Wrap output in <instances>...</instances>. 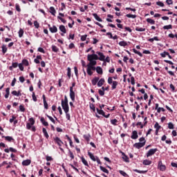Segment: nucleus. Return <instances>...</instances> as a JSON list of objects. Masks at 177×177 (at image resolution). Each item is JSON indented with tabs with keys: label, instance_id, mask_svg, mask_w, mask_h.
Here are the masks:
<instances>
[{
	"label": "nucleus",
	"instance_id": "6",
	"mask_svg": "<svg viewBox=\"0 0 177 177\" xmlns=\"http://www.w3.org/2000/svg\"><path fill=\"white\" fill-rule=\"evenodd\" d=\"M145 146L144 143L142 142H136L133 145V147H135L136 149H142V147H143Z\"/></svg>",
	"mask_w": 177,
	"mask_h": 177
},
{
	"label": "nucleus",
	"instance_id": "27",
	"mask_svg": "<svg viewBox=\"0 0 177 177\" xmlns=\"http://www.w3.org/2000/svg\"><path fill=\"white\" fill-rule=\"evenodd\" d=\"M42 131H43L44 136H45V138H46V139H48L49 138V134H48V131H46V129L43 128Z\"/></svg>",
	"mask_w": 177,
	"mask_h": 177
},
{
	"label": "nucleus",
	"instance_id": "54",
	"mask_svg": "<svg viewBox=\"0 0 177 177\" xmlns=\"http://www.w3.org/2000/svg\"><path fill=\"white\" fill-rule=\"evenodd\" d=\"M89 106H90V109H91L92 111H95L96 109H95V105H94L93 104L90 103Z\"/></svg>",
	"mask_w": 177,
	"mask_h": 177
},
{
	"label": "nucleus",
	"instance_id": "51",
	"mask_svg": "<svg viewBox=\"0 0 177 177\" xmlns=\"http://www.w3.org/2000/svg\"><path fill=\"white\" fill-rule=\"evenodd\" d=\"M156 5H158V6H160V8H164V3H162V1H157Z\"/></svg>",
	"mask_w": 177,
	"mask_h": 177
},
{
	"label": "nucleus",
	"instance_id": "8",
	"mask_svg": "<svg viewBox=\"0 0 177 177\" xmlns=\"http://www.w3.org/2000/svg\"><path fill=\"white\" fill-rule=\"evenodd\" d=\"M131 139H133V140L138 139V138H139V136H138V131L136 130L133 131L131 133Z\"/></svg>",
	"mask_w": 177,
	"mask_h": 177
},
{
	"label": "nucleus",
	"instance_id": "34",
	"mask_svg": "<svg viewBox=\"0 0 177 177\" xmlns=\"http://www.w3.org/2000/svg\"><path fill=\"white\" fill-rule=\"evenodd\" d=\"M18 34H19V38H21V37H23V35H24V30L23 29L20 28L18 32Z\"/></svg>",
	"mask_w": 177,
	"mask_h": 177
},
{
	"label": "nucleus",
	"instance_id": "14",
	"mask_svg": "<svg viewBox=\"0 0 177 177\" xmlns=\"http://www.w3.org/2000/svg\"><path fill=\"white\" fill-rule=\"evenodd\" d=\"M50 32H52V34L57 32V27H56V26H53L52 27H50Z\"/></svg>",
	"mask_w": 177,
	"mask_h": 177
},
{
	"label": "nucleus",
	"instance_id": "50",
	"mask_svg": "<svg viewBox=\"0 0 177 177\" xmlns=\"http://www.w3.org/2000/svg\"><path fill=\"white\" fill-rule=\"evenodd\" d=\"M57 19H59V20H60L62 23H64V24H66V23H67V21H66V19H63L60 16H58Z\"/></svg>",
	"mask_w": 177,
	"mask_h": 177
},
{
	"label": "nucleus",
	"instance_id": "4",
	"mask_svg": "<svg viewBox=\"0 0 177 177\" xmlns=\"http://www.w3.org/2000/svg\"><path fill=\"white\" fill-rule=\"evenodd\" d=\"M59 29L61 31V32H62L61 33L62 37H64V34L67 32V30H66V26H64V25H60Z\"/></svg>",
	"mask_w": 177,
	"mask_h": 177
},
{
	"label": "nucleus",
	"instance_id": "37",
	"mask_svg": "<svg viewBox=\"0 0 177 177\" xmlns=\"http://www.w3.org/2000/svg\"><path fill=\"white\" fill-rule=\"evenodd\" d=\"M97 112L100 115H104V111L102 110V109H99L97 108Z\"/></svg>",
	"mask_w": 177,
	"mask_h": 177
},
{
	"label": "nucleus",
	"instance_id": "52",
	"mask_svg": "<svg viewBox=\"0 0 177 177\" xmlns=\"http://www.w3.org/2000/svg\"><path fill=\"white\" fill-rule=\"evenodd\" d=\"M168 128H169V129H174V123H172V122H169L168 123Z\"/></svg>",
	"mask_w": 177,
	"mask_h": 177
},
{
	"label": "nucleus",
	"instance_id": "46",
	"mask_svg": "<svg viewBox=\"0 0 177 177\" xmlns=\"http://www.w3.org/2000/svg\"><path fill=\"white\" fill-rule=\"evenodd\" d=\"M118 122V120H117V119H113L111 120V124H112V125H117Z\"/></svg>",
	"mask_w": 177,
	"mask_h": 177
},
{
	"label": "nucleus",
	"instance_id": "64",
	"mask_svg": "<svg viewBox=\"0 0 177 177\" xmlns=\"http://www.w3.org/2000/svg\"><path fill=\"white\" fill-rule=\"evenodd\" d=\"M32 127V124H30V123L26 124V128L27 129H31V127Z\"/></svg>",
	"mask_w": 177,
	"mask_h": 177
},
{
	"label": "nucleus",
	"instance_id": "30",
	"mask_svg": "<svg viewBox=\"0 0 177 177\" xmlns=\"http://www.w3.org/2000/svg\"><path fill=\"white\" fill-rule=\"evenodd\" d=\"M83 138H84V139H85V140H86V142H89V140H91V135L90 134L84 135Z\"/></svg>",
	"mask_w": 177,
	"mask_h": 177
},
{
	"label": "nucleus",
	"instance_id": "5",
	"mask_svg": "<svg viewBox=\"0 0 177 177\" xmlns=\"http://www.w3.org/2000/svg\"><path fill=\"white\" fill-rule=\"evenodd\" d=\"M158 168L160 169V171H162V172H164V171H165V169H167V167H165V165H162V161L158 162Z\"/></svg>",
	"mask_w": 177,
	"mask_h": 177
},
{
	"label": "nucleus",
	"instance_id": "57",
	"mask_svg": "<svg viewBox=\"0 0 177 177\" xmlns=\"http://www.w3.org/2000/svg\"><path fill=\"white\" fill-rule=\"evenodd\" d=\"M113 82H114V81H113V77H109L108 78V84H109V85H111V84H113Z\"/></svg>",
	"mask_w": 177,
	"mask_h": 177
},
{
	"label": "nucleus",
	"instance_id": "3",
	"mask_svg": "<svg viewBox=\"0 0 177 177\" xmlns=\"http://www.w3.org/2000/svg\"><path fill=\"white\" fill-rule=\"evenodd\" d=\"M156 151H157V148L149 149L147 153V157H151V156L156 154Z\"/></svg>",
	"mask_w": 177,
	"mask_h": 177
},
{
	"label": "nucleus",
	"instance_id": "47",
	"mask_svg": "<svg viewBox=\"0 0 177 177\" xmlns=\"http://www.w3.org/2000/svg\"><path fill=\"white\" fill-rule=\"evenodd\" d=\"M172 28V25H167L163 26L164 30H171Z\"/></svg>",
	"mask_w": 177,
	"mask_h": 177
},
{
	"label": "nucleus",
	"instance_id": "31",
	"mask_svg": "<svg viewBox=\"0 0 177 177\" xmlns=\"http://www.w3.org/2000/svg\"><path fill=\"white\" fill-rule=\"evenodd\" d=\"M136 31H138V32H143L146 31V28H145L136 27Z\"/></svg>",
	"mask_w": 177,
	"mask_h": 177
},
{
	"label": "nucleus",
	"instance_id": "59",
	"mask_svg": "<svg viewBox=\"0 0 177 177\" xmlns=\"http://www.w3.org/2000/svg\"><path fill=\"white\" fill-rule=\"evenodd\" d=\"M74 72H75V76L78 77V68H77V66L74 67Z\"/></svg>",
	"mask_w": 177,
	"mask_h": 177
},
{
	"label": "nucleus",
	"instance_id": "2",
	"mask_svg": "<svg viewBox=\"0 0 177 177\" xmlns=\"http://www.w3.org/2000/svg\"><path fill=\"white\" fill-rule=\"evenodd\" d=\"M62 107L64 113H68V111H70L68 108V99L67 98V95H65L64 100H62Z\"/></svg>",
	"mask_w": 177,
	"mask_h": 177
},
{
	"label": "nucleus",
	"instance_id": "61",
	"mask_svg": "<svg viewBox=\"0 0 177 177\" xmlns=\"http://www.w3.org/2000/svg\"><path fill=\"white\" fill-rule=\"evenodd\" d=\"M65 113H66V118L68 121H70V120H71V117L70 116V113H68V112H65Z\"/></svg>",
	"mask_w": 177,
	"mask_h": 177
},
{
	"label": "nucleus",
	"instance_id": "18",
	"mask_svg": "<svg viewBox=\"0 0 177 177\" xmlns=\"http://www.w3.org/2000/svg\"><path fill=\"white\" fill-rule=\"evenodd\" d=\"M93 17L95 19V20H97V21H103V20H102V18H100V17H99V15H97V14L94 13L93 14Z\"/></svg>",
	"mask_w": 177,
	"mask_h": 177
},
{
	"label": "nucleus",
	"instance_id": "45",
	"mask_svg": "<svg viewBox=\"0 0 177 177\" xmlns=\"http://www.w3.org/2000/svg\"><path fill=\"white\" fill-rule=\"evenodd\" d=\"M140 143H143L144 146L145 145H146V140L145 139V138L142 137L139 139Z\"/></svg>",
	"mask_w": 177,
	"mask_h": 177
},
{
	"label": "nucleus",
	"instance_id": "38",
	"mask_svg": "<svg viewBox=\"0 0 177 177\" xmlns=\"http://www.w3.org/2000/svg\"><path fill=\"white\" fill-rule=\"evenodd\" d=\"M67 75L68 78H71V68L70 67L67 68Z\"/></svg>",
	"mask_w": 177,
	"mask_h": 177
},
{
	"label": "nucleus",
	"instance_id": "13",
	"mask_svg": "<svg viewBox=\"0 0 177 177\" xmlns=\"http://www.w3.org/2000/svg\"><path fill=\"white\" fill-rule=\"evenodd\" d=\"M17 66H19V64L17 62H13L12 64V66L9 67V70H10V71H13L14 68H17Z\"/></svg>",
	"mask_w": 177,
	"mask_h": 177
},
{
	"label": "nucleus",
	"instance_id": "16",
	"mask_svg": "<svg viewBox=\"0 0 177 177\" xmlns=\"http://www.w3.org/2000/svg\"><path fill=\"white\" fill-rule=\"evenodd\" d=\"M1 50H2L3 55H5V53H6L8 52V47H6V45H5V44L2 45Z\"/></svg>",
	"mask_w": 177,
	"mask_h": 177
},
{
	"label": "nucleus",
	"instance_id": "25",
	"mask_svg": "<svg viewBox=\"0 0 177 177\" xmlns=\"http://www.w3.org/2000/svg\"><path fill=\"white\" fill-rule=\"evenodd\" d=\"M40 121H41V122L43 124V125H44V127H48V126L49 125V124L48 123V122H46V121L45 120V118H41L40 119Z\"/></svg>",
	"mask_w": 177,
	"mask_h": 177
},
{
	"label": "nucleus",
	"instance_id": "29",
	"mask_svg": "<svg viewBox=\"0 0 177 177\" xmlns=\"http://www.w3.org/2000/svg\"><path fill=\"white\" fill-rule=\"evenodd\" d=\"M50 12L51 13V15H53V16H55V15H56V10L54 7L50 8Z\"/></svg>",
	"mask_w": 177,
	"mask_h": 177
},
{
	"label": "nucleus",
	"instance_id": "24",
	"mask_svg": "<svg viewBox=\"0 0 177 177\" xmlns=\"http://www.w3.org/2000/svg\"><path fill=\"white\" fill-rule=\"evenodd\" d=\"M103 84H104V79L102 78L100 80H98L97 86H99V87L102 86Z\"/></svg>",
	"mask_w": 177,
	"mask_h": 177
},
{
	"label": "nucleus",
	"instance_id": "39",
	"mask_svg": "<svg viewBox=\"0 0 177 177\" xmlns=\"http://www.w3.org/2000/svg\"><path fill=\"white\" fill-rule=\"evenodd\" d=\"M134 172H137L138 174H146L147 171H143V170H138V169H133Z\"/></svg>",
	"mask_w": 177,
	"mask_h": 177
},
{
	"label": "nucleus",
	"instance_id": "33",
	"mask_svg": "<svg viewBox=\"0 0 177 177\" xmlns=\"http://www.w3.org/2000/svg\"><path fill=\"white\" fill-rule=\"evenodd\" d=\"M100 169H101V171H102V172H104L105 174H109V170L106 169V167L100 166Z\"/></svg>",
	"mask_w": 177,
	"mask_h": 177
},
{
	"label": "nucleus",
	"instance_id": "43",
	"mask_svg": "<svg viewBox=\"0 0 177 177\" xmlns=\"http://www.w3.org/2000/svg\"><path fill=\"white\" fill-rule=\"evenodd\" d=\"M52 50L53 52L57 53L59 52V48L56 46H52Z\"/></svg>",
	"mask_w": 177,
	"mask_h": 177
},
{
	"label": "nucleus",
	"instance_id": "60",
	"mask_svg": "<svg viewBox=\"0 0 177 177\" xmlns=\"http://www.w3.org/2000/svg\"><path fill=\"white\" fill-rule=\"evenodd\" d=\"M34 26H35V28H39V23H38V21H35Z\"/></svg>",
	"mask_w": 177,
	"mask_h": 177
},
{
	"label": "nucleus",
	"instance_id": "49",
	"mask_svg": "<svg viewBox=\"0 0 177 177\" xmlns=\"http://www.w3.org/2000/svg\"><path fill=\"white\" fill-rule=\"evenodd\" d=\"M29 122H28V123L30 124H32V126L35 124V120L34 118H30L29 119Z\"/></svg>",
	"mask_w": 177,
	"mask_h": 177
},
{
	"label": "nucleus",
	"instance_id": "32",
	"mask_svg": "<svg viewBox=\"0 0 177 177\" xmlns=\"http://www.w3.org/2000/svg\"><path fill=\"white\" fill-rule=\"evenodd\" d=\"M119 45H120V46H127L128 43L125 41H122L119 42Z\"/></svg>",
	"mask_w": 177,
	"mask_h": 177
},
{
	"label": "nucleus",
	"instance_id": "23",
	"mask_svg": "<svg viewBox=\"0 0 177 177\" xmlns=\"http://www.w3.org/2000/svg\"><path fill=\"white\" fill-rule=\"evenodd\" d=\"M11 93L13 95V96H21V93H20V91L18 92L17 91H13Z\"/></svg>",
	"mask_w": 177,
	"mask_h": 177
},
{
	"label": "nucleus",
	"instance_id": "1",
	"mask_svg": "<svg viewBox=\"0 0 177 177\" xmlns=\"http://www.w3.org/2000/svg\"><path fill=\"white\" fill-rule=\"evenodd\" d=\"M99 59V57H97V55L96 54H91L87 55V59L89 62V63L86 65L87 67V74L88 75H92L93 74V72L95 70H96V67H95V65L97 64L96 60Z\"/></svg>",
	"mask_w": 177,
	"mask_h": 177
},
{
	"label": "nucleus",
	"instance_id": "9",
	"mask_svg": "<svg viewBox=\"0 0 177 177\" xmlns=\"http://www.w3.org/2000/svg\"><path fill=\"white\" fill-rule=\"evenodd\" d=\"M88 156L90 157L91 160H92V161H96V160H97V158L99 157L97 156H94L93 153H92L91 151L88 152Z\"/></svg>",
	"mask_w": 177,
	"mask_h": 177
},
{
	"label": "nucleus",
	"instance_id": "56",
	"mask_svg": "<svg viewBox=\"0 0 177 177\" xmlns=\"http://www.w3.org/2000/svg\"><path fill=\"white\" fill-rule=\"evenodd\" d=\"M68 154H69L70 158H71V160H74V153H73V152H71V150L68 151Z\"/></svg>",
	"mask_w": 177,
	"mask_h": 177
},
{
	"label": "nucleus",
	"instance_id": "63",
	"mask_svg": "<svg viewBox=\"0 0 177 177\" xmlns=\"http://www.w3.org/2000/svg\"><path fill=\"white\" fill-rule=\"evenodd\" d=\"M32 97L33 102H37V96H35V93L34 92L32 93Z\"/></svg>",
	"mask_w": 177,
	"mask_h": 177
},
{
	"label": "nucleus",
	"instance_id": "53",
	"mask_svg": "<svg viewBox=\"0 0 177 177\" xmlns=\"http://www.w3.org/2000/svg\"><path fill=\"white\" fill-rule=\"evenodd\" d=\"M6 140H8V142H12L13 140V138L11 136H6L5 137Z\"/></svg>",
	"mask_w": 177,
	"mask_h": 177
},
{
	"label": "nucleus",
	"instance_id": "48",
	"mask_svg": "<svg viewBox=\"0 0 177 177\" xmlns=\"http://www.w3.org/2000/svg\"><path fill=\"white\" fill-rule=\"evenodd\" d=\"M154 128L157 129V131H160V128H161V126H160L158 122H156L154 125Z\"/></svg>",
	"mask_w": 177,
	"mask_h": 177
},
{
	"label": "nucleus",
	"instance_id": "41",
	"mask_svg": "<svg viewBox=\"0 0 177 177\" xmlns=\"http://www.w3.org/2000/svg\"><path fill=\"white\" fill-rule=\"evenodd\" d=\"M21 64L24 65V66H28L29 65L28 60L23 59L22 62H21Z\"/></svg>",
	"mask_w": 177,
	"mask_h": 177
},
{
	"label": "nucleus",
	"instance_id": "28",
	"mask_svg": "<svg viewBox=\"0 0 177 177\" xmlns=\"http://www.w3.org/2000/svg\"><path fill=\"white\" fill-rule=\"evenodd\" d=\"M81 160H82V162H83L84 165H85L86 167H89V164H88V161H86L85 160V158L82 157Z\"/></svg>",
	"mask_w": 177,
	"mask_h": 177
},
{
	"label": "nucleus",
	"instance_id": "35",
	"mask_svg": "<svg viewBox=\"0 0 177 177\" xmlns=\"http://www.w3.org/2000/svg\"><path fill=\"white\" fill-rule=\"evenodd\" d=\"M143 165H150V164H151V161L149 160H145L142 162Z\"/></svg>",
	"mask_w": 177,
	"mask_h": 177
},
{
	"label": "nucleus",
	"instance_id": "12",
	"mask_svg": "<svg viewBox=\"0 0 177 177\" xmlns=\"http://www.w3.org/2000/svg\"><path fill=\"white\" fill-rule=\"evenodd\" d=\"M155 110H157V113H161V110L163 112L165 111V109L161 108V107H158V104H156V105H155Z\"/></svg>",
	"mask_w": 177,
	"mask_h": 177
},
{
	"label": "nucleus",
	"instance_id": "20",
	"mask_svg": "<svg viewBox=\"0 0 177 177\" xmlns=\"http://www.w3.org/2000/svg\"><path fill=\"white\" fill-rule=\"evenodd\" d=\"M98 56H100L99 60H100L101 62H104V59L106 57H104V55H103V53H98Z\"/></svg>",
	"mask_w": 177,
	"mask_h": 177
},
{
	"label": "nucleus",
	"instance_id": "58",
	"mask_svg": "<svg viewBox=\"0 0 177 177\" xmlns=\"http://www.w3.org/2000/svg\"><path fill=\"white\" fill-rule=\"evenodd\" d=\"M19 110H20V111H21V113H24V111H26V109L24 108V106H23V105L19 106Z\"/></svg>",
	"mask_w": 177,
	"mask_h": 177
},
{
	"label": "nucleus",
	"instance_id": "22",
	"mask_svg": "<svg viewBox=\"0 0 177 177\" xmlns=\"http://www.w3.org/2000/svg\"><path fill=\"white\" fill-rule=\"evenodd\" d=\"M118 85V82L113 81V83H112V86H111L112 91H114V89H115V88H117Z\"/></svg>",
	"mask_w": 177,
	"mask_h": 177
},
{
	"label": "nucleus",
	"instance_id": "62",
	"mask_svg": "<svg viewBox=\"0 0 177 177\" xmlns=\"http://www.w3.org/2000/svg\"><path fill=\"white\" fill-rule=\"evenodd\" d=\"M131 85H135V77L133 76L131 77Z\"/></svg>",
	"mask_w": 177,
	"mask_h": 177
},
{
	"label": "nucleus",
	"instance_id": "15",
	"mask_svg": "<svg viewBox=\"0 0 177 177\" xmlns=\"http://www.w3.org/2000/svg\"><path fill=\"white\" fill-rule=\"evenodd\" d=\"M69 96L72 100V102H75V92L74 91H71Z\"/></svg>",
	"mask_w": 177,
	"mask_h": 177
},
{
	"label": "nucleus",
	"instance_id": "44",
	"mask_svg": "<svg viewBox=\"0 0 177 177\" xmlns=\"http://www.w3.org/2000/svg\"><path fill=\"white\" fill-rule=\"evenodd\" d=\"M126 16L129 19H136V15H135L127 14Z\"/></svg>",
	"mask_w": 177,
	"mask_h": 177
},
{
	"label": "nucleus",
	"instance_id": "40",
	"mask_svg": "<svg viewBox=\"0 0 177 177\" xmlns=\"http://www.w3.org/2000/svg\"><path fill=\"white\" fill-rule=\"evenodd\" d=\"M160 56H162V57H166L167 56H169V53L164 51L160 53Z\"/></svg>",
	"mask_w": 177,
	"mask_h": 177
},
{
	"label": "nucleus",
	"instance_id": "10",
	"mask_svg": "<svg viewBox=\"0 0 177 177\" xmlns=\"http://www.w3.org/2000/svg\"><path fill=\"white\" fill-rule=\"evenodd\" d=\"M30 164H31V160L30 159H27L22 161V165H24V167H28Z\"/></svg>",
	"mask_w": 177,
	"mask_h": 177
},
{
	"label": "nucleus",
	"instance_id": "19",
	"mask_svg": "<svg viewBox=\"0 0 177 177\" xmlns=\"http://www.w3.org/2000/svg\"><path fill=\"white\" fill-rule=\"evenodd\" d=\"M95 70H96L97 74H100V75L103 74V69L102 68V67L97 66L95 68Z\"/></svg>",
	"mask_w": 177,
	"mask_h": 177
},
{
	"label": "nucleus",
	"instance_id": "55",
	"mask_svg": "<svg viewBox=\"0 0 177 177\" xmlns=\"http://www.w3.org/2000/svg\"><path fill=\"white\" fill-rule=\"evenodd\" d=\"M119 172L120 175H122V176H128V174H127V173L122 170H120Z\"/></svg>",
	"mask_w": 177,
	"mask_h": 177
},
{
	"label": "nucleus",
	"instance_id": "42",
	"mask_svg": "<svg viewBox=\"0 0 177 177\" xmlns=\"http://www.w3.org/2000/svg\"><path fill=\"white\" fill-rule=\"evenodd\" d=\"M46 117L48 118V119L50 120V121H51V122H53V124H56V121L55 120V119L53 118H52V116L46 115Z\"/></svg>",
	"mask_w": 177,
	"mask_h": 177
},
{
	"label": "nucleus",
	"instance_id": "36",
	"mask_svg": "<svg viewBox=\"0 0 177 177\" xmlns=\"http://www.w3.org/2000/svg\"><path fill=\"white\" fill-rule=\"evenodd\" d=\"M147 23H149V24H156V21L153 20L150 18H147Z\"/></svg>",
	"mask_w": 177,
	"mask_h": 177
},
{
	"label": "nucleus",
	"instance_id": "26",
	"mask_svg": "<svg viewBox=\"0 0 177 177\" xmlns=\"http://www.w3.org/2000/svg\"><path fill=\"white\" fill-rule=\"evenodd\" d=\"M106 35H110V38L111 39H118V36L115 35L113 37V34H111V32H109L106 33Z\"/></svg>",
	"mask_w": 177,
	"mask_h": 177
},
{
	"label": "nucleus",
	"instance_id": "21",
	"mask_svg": "<svg viewBox=\"0 0 177 177\" xmlns=\"http://www.w3.org/2000/svg\"><path fill=\"white\" fill-rule=\"evenodd\" d=\"M99 80H100L99 77H94L91 81L92 85L93 86L96 85V84H97V82H99Z\"/></svg>",
	"mask_w": 177,
	"mask_h": 177
},
{
	"label": "nucleus",
	"instance_id": "17",
	"mask_svg": "<svg viewBox=\"0 0 177 177\" xmlns=\"http://www.w3.org/2000/svg\"><path fill=\"white\" fill-rule=\"evenodd\" d=\"M39 60H42V57L41 55H37L36 59H34V62L36 64H39Z\"/></svg>",
	"mask_w": 177,
	"mask_h": 177
},
{
	"label": "nucleus",
	"instance_id": "11",
	"mask_svg": "<svg viewBox=\"0 0 177 177\" xmlns=\"http://www.w3.org/2000/svg\"><path fill=\"white\" fill-rule=\"evenodd\" d=\"M122 153V158L123 160H124L125 162H129V158L128 157V156L125 155V153L124 152H121Z\"/></svg>",
	"mask_w": 177,
	"mask_h": 177
},
{
	"label": "nucleus",
	"instance_id": "7",
	"mask_svg": "<svg viewBox=\"0 0 177 177\" xmlns=\"http://www.w3.org/2000/svg\"><path fill=\"white\" fill-rule=\"evenodd\" d=\"M54 142L58 145V146L62 147L63 145V142H62V140L59 137L54 138Z\"/></svg>",
	"mask_w": 177,
	"mask_h": 177
}]
</instances>
